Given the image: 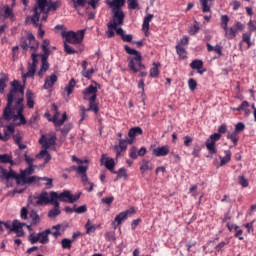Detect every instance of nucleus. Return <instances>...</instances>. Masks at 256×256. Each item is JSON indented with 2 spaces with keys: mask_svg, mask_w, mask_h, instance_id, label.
I'll list each match as a JSON object with an SVG mask.
<instances>
[{
  "mask_svg": "<svg viewBox=\"0 0 256 256\" xmlns=\"http://www.w3.org/2000/svg\"><path fill=\"white\" fill-rule=\"evenodd\" d=\"M12 89L7 96V106L3 111V117L5 121H18L17 125H27V119L23 115L25 110V88L19 83V81L14 80L11 82Z\"/></svg>",
  "mask_w": 256,
  "mask_h": 256,
  "instance_id": "f257e3e1",
  "label": "nucleus"
},
{
  "mask_svg": "<svg viewBox=\"0 0 256 256\" xmlns=\"http://www.w3.org/2000/svg\"><path fill=\"white\" fill-rule=\"evenodd\" d=\"M59 7H61V1L59 0L55 2L51 0H35L34 7L32 9L33 22L37 23L39 19H41V21H47L49 18V13H51V11H57Z\"/></svg>",
  "mask_w": 256,
  "mask_h": 256,
  "instance_id": "f03ea898",
  "label": "nucleus"
},
{
  "mask_svg": "<svg viewBox=\"0 0 256 256\" xmlns=\"http://www.w3.org/2000/svg\"><path fill=\"white\" fill-rule=\"evenodd\" d=\"M106 5L112 10V21L109 23L112 27H121L125 21V0H106Z\"/></svg>",
  "mask_w": 256,
  "mask_h": 256,
  "instance_id": "7ed1b4c3",
  "label": "nucleus"
},
{
  "mask_svg": "<svg viewBox=\"0 0 256 256\" xmlns=\"http://www.w3.org/2000/svg\"><path fill=\"white\" fill-rule=\"evenodd\" d=\"M124 51H126L128 55H133L127 58L130 71H133V73H141V71H144L145 64L143 63L141 52L129 47V45H124Z\"/></svg>",
  "mask_w": 256,
  "mask_h": 256,
  "instance_id": "20e7f679",
  "label": "nucleus"
},
{
  "mask_svg": "<svg viewBox=\"0 0 256 256\" xmlns=\"http://www.w3.org/2000/svg\"><path fill=\"white\" fill-rule=\"evenodd\" d=\"M61 37L65 39L66 43H70V45H81L83 39H85V30H78L76 32L63 30Z\"/></svg>",
  "mask_w": 256,
  "mask_h": 256,
  "instance_id": "39448f33",
  "label": "nucleus"
},
{
  "mask_svg": "<svg viewBox=\"0 0 256 256\" xmlns=\"http://www.w3.org/2000/svg\"><path fill=\"white\" fill-rule=\"evenodd\" d=\"M54 201L55 199H53L52 196L49 197V193L47 191H43L40 194H34L28 198V203H30V205H34V207L51 205Z\"/></svg>",
  "mask_w": 256,
  "mask_h": 256,
  "instance_id": "423d86ee",
  "label": "nucleus"
},
{
  "mask_svg": "<svg viewBox=\"0 0 256 256\" xmlns=\"http://www.w3.org/2000/svg\"><path fill=\"white\" fill-rule=\"evenodd\" d=\"M50 197L54 199V201H62L63 203H75L81 199V193L71 194L69 190H65L62 193L58 194L57 192H50Z\"/></svg>",
  "mask_w": 256,
  "mask_h": 256,
  "instance_id": "0eeeda50",
  "label": "nucleus"
},
{
  "mask_svg": "<svg viewBox=\"0 0 256 256\" xmlns=\"http://www.w3.org/2000/svg\"><path fill=\"white\" fill-rule=\"evenodd\" d=\"M49 235H51V229H46L45 231L39 233H32L28 236V241L31 245L35 243H41V245H47L49 243Z\"/></svg>",
  "mask_w": 256,
  "mask_h": 256,
  "instance_id": "6e6552de",
  "label": "nucleus"
},
{
  "mask_svg": "<svg viewBox=\"0 0 256 256\" xmlns=\"http://www.w3.org/2000/svg\"><path fill=\"white\" fill-rule=\"evenodd\" d=\"M220 25L224 29L225 37L228 40H232V39H235L237 37V29H235V27H230L229 28V16L222 15Z\"/></svg>",
  "mask_w": 256,
  "mask_h": 256,
  "instance_id": "1a4fd4ad",
  "label": "nucleus"
},
{
  "mask_svg": "<svg viewBox=\"0 0 256 256\" xmlns=\"http://www.w3.org/2000/svg\"><path fill=\"white\" fill-rule=\"evenodd\" d=\"M101 88L97 82L95 85L90 84L87 88L82 91L84 101H97V91Z\"/></svg>",
  "mask_w": 256,
  "mask_h": 256,
  "instance_id": "9d476101",
  "label": "nucleus"
},
{
  "mask_svg": "<svg viewBox=\"0 0 256 256\" xmlns=\"http://www.w3.org/2000/svg\"><path fill=\"white\" fill-rule=\"evenodd\" d=\"M28 40L30 41V51L32 52L31 65H35L37 67V64L39 63V59H37V57H39V54H37V52L39 51V42L35 39V36L31 33L28 34Z\"/></svg>",
  "mask_w": 256,
  "mask_h": 256,
  "instance_id": "9b49d317",
  "label": "nucleus"
},
{
  "mask_svg": "<svg viewBox=\"0 0 256 256\" xmlns=\"http://www.w3.org/2000/svg\"><path fill=\"white\" fill-rule=\"evenodd\" d=\"M221 139V134L214 133L209 136V138L205 142L206 149L209 153L212 155H215L217 153V141Z\"/></svg>",
  "mask_w": 256,
  "mask_h": 256,
  "instance_id": "f8f14e48",
  "label": "nucleus"
},
{
  "mask_svg": "<svg viewBox=\"0 0 256 256\" xmlns=\"http://www.w3.org/2000/svg\"><path fill=\"white\" fill-rule=\"evenodd\" d=\"M52 110L55 112L52 118V122L56 127H61V125H63V123H65L67 119V113L64 112L62 115V119H59V107L57 106V104H52Z\"/></svg>",
  "mask_w": 256,
  "mask_h": 256,
  "instance_id": "ddd939ff",
  "label": "nucleus"
},
{
  "mask_svg": "<svg viewBox=\"0 0 256 256\" xmlns=\"http://www.w3.org/2000/svg\"><path fill=\"white\" fill-rule=\"evenodd\" d=\"M101 165L110 171V173H115V159L107 156V154H102L100 159Z\"/></svg>",
  "mask_w": 256,
  "mask_h": 256,
  "instance_id": "4468645a",
  "label": "nucleus"
},
{
  "mask_svg": "<svg viewBox=\"0 0 256 256\" xmlns=\"http://www.w3.org/2000/svg\"><path fill=\"white\" fill-rule=\"evenodd\" d=\"M25 223L20 222L19 220L15 219L12 222V229L11 231L13 233H16V237H25V231L23 230V227H25Z\"/></svg>",
  "mask_w": 256,
  "mask_h": 256,
  "instance_id": "2eb2a0df",
  "label": "nucleus"
},
{
  "mask_svg": "<svg viewBox=\"0 0 256 256\" xmlns=\"http://www.w3.org/2000/svg\"><path fill=\"white\" fill-rule=\"evenodd\" d=\"M57 142V136L53 135L49 138L47 136L42 135V137L39 140L40 145L44 148V150L47 151L50 147L55 146V143Z\"/></svg>",
  "mask_w": 256,
  "mask_h": 256,
  "instance_id": "dca6fc26",
  "label": "nucleus"
},
{
  "mask_svg": "<svg viewBox=\"0 0 256 256\" xmlns=\"http://www.w3.org/2000/svg\"><path fill=\"white\" fill-rule=\"evenodd\" d=\"M4 119H5L4 117L0 118V127H3ZM14 133H15V126L8 125L6 130L4 131V135H2L0 133V140L1 141H9V139H11V135H13Z\"/></svg>",
  "mask_w": 256,
  "mask_h": 256,
  "instance_id": "f3484780",
  "label": "nucleus"
},
{
  "mask_svg": "<svg viewBox=\"0 0 256 256\" xmlns=\"http://www.w3.org/2000/svg\"><path fill=\"white\" fill-rule=\"evenodd\" d=\"M57 81H59L57 74L53 73L50 76H47L44 80L43 89H46L47 91L53 89Z\"/></svg>",
  "mask_w": 256,
  "mask_h": 256,
  "instance_id": "a211bd4d",
  "label": "nucleus"
},
{
  "mask_svg": "<svg viewBox=\"0 0 256 256\" xmlns=\"http://www.w3.org/2000/svg\"><path fill=\"white\" fill-rule=\"evenodd\" d=\"M137 135H143V129L139 126L133 127L128 131L129 145H133V143H135Z\"/></svg>",
  "mask_w": 256,
  "mask_h": 256,
  "instance_id": "6ab92c4d",
  "label": "nucleus"
},
{
  "mask_svg": "<svg viewBox=\"0 0 256 256\" xmlns=\"http://www.w3.org/2000/svg\"><path fill=\"white\" fill-rule=\"evenodd\" d=\"M0 171H1V175L2 177H4V179H16L17 183H19L20 179H21V175L15 173V171L11 170L7 171V169L1 168L0 167Z\"/></svg>",
  "mask_w": 256,
  "mask_h": 256,
  "instance_id": "aec40b11",
  "label": "nucleus"
},
{
  "mask_svg": "<svg viewBox=\"0 0 256 256\" xmlns=\"http://www.w3.org/2000/svg\"><path fill=\"white\" fill-rule=\"evenodd\" d=\"M152 154L154 155V157H167V155H169V145L154 148L152 150Z\"/></svg>",
  "mask_w": 256,
  "mask_h": 256,
  "instance_id": "412c9836",
  "label": "nucleus"
},
{
  "mask_svg": "<svg viewBox=\"0 0 256 256\" xmlns=\"http://www.w3.org/2000/svg\"><path fill=\"white\" fill-rule=\"evenodd\" d=\"M130 213H135V210H126L124 212L119 213L116 217H115V221L113 222V225H115V223H117V225H121L123 223V221H125L128 217V215Z\"/></svg>",
  "mask_w": 256,
  "mask_h": 256,
  "instance_id": "4be33fe9",
  "label": "nucleus"
},
{
  "mask_svg": "<svg viewBox=\"0 0 256 256\" xmlns=\"http://www.w3.org/2000/svg\"><path fill=\"white\" fill-rule=\"evenodd\" d=\"M51 205H54V208L48 212V217H50V219H55V217L61 215L59 201L54 200Z\"/></svg>",
  "mask_w": 256,
  "mask_h": 256,
  "instance_id": "5701e85b",
  "label": "nucleus"
},
{
  "mask_svg": "<svg viewBox=\"0 0 256 256\" xmlns=\"http://www.w3.org/2000/svg\"><path fill=\"white\" fill-rule=\"evenodd\" d=\"M191 69L198 71L199 75H203L207 69H203V60H193L190 63Z\"/></svg>",
  "mask_w": 256,
  "mask_h": 256,
  "instance_id": "b1692460",
  "label": "nucleus"
},
{
  "mask_svg": "<svg viewBox=\"0 0 256 256\" xmlns=\"http://www.w3.org/2000/svg\"><path fill=\"white\" fill-rule=\"evenodd\" d=\"M49 58H41V68L38 71V77L43 78V75L49 71Z\"/></svg>",
  "mask_w": 256,
  "mask_h": 256,
  "instance_id": "393cba45",
  "label": "nucleus"
},
{
  "mask_svg": "<svg viewBox=\"0 0 256 256\" xmlns=\"http://www.w3.org/2000/svg\"><path fill=\"white\" fill-rule=\"evenodd\" d=\"M20 181L24 183V185H31V183H35V181H41V177L37 176H25V174H20Z\"/></svg>",
  "mask_w": 256,
  "mask_h": 256,
  "instance_id": "a878e982",
  "label": "nucleus"
},
{
  "mask_svg": "<svg viewBox=\"0 0 256 256\" xmlns=\"http://www.w3.org/2000/svg\"><path fill=\"white\" fill-rule=\"evenodd\" d=\"M153 14H148L146 17H144L143 24H142V31H144L145 35L147 36V33H149V23L153 21Z\"/></svg>",
  "mask_w": 256,
  "mask_h": 256,
  "instance_id": "bb28decb",
  "label": "nucleus"
},
{
  "mask_svg": "<svg viewBox=\"0 0 256 256\" xmlns=\"http://www.w3.org/2000/svg\"><path fill=\"white\" fill-rule=\"evenodd\" d=\"M20 47L23 49V53H27V50L31 49V41H29V34L27 35V38H21Z\"/></svg>",
  "mask_w": 256,
  "mask_h": 256,
  "instance_id": "cd10ccee",
  "label": "nucleus"
},
{
  "mask_svg": "<svg viewBox=\"0 0 256 256\" xmlns=\"http://www.w3.org/2000/svg\"><path fill=\"white\" fill-rule=\"evenodd\" d=\"M226 137L233 143L234 147H237V143H239V133L234 130L233 132H228Z\"/></svg>",
  "mask_w": 256,
  "mask_h": 256,
  "instance_id": "c85d7f7f",
  "label": "nucleus"
},
{
  "mask_svg": "<svg viewBox=\"0 0 256 256\" xmlns=\"http://www.w3.org/2000/svg\"><path fill=\"white\" fill-rule=\"evenodd\" d=\"M31 23L32 25H34V27L38 28V37H40V39H43V37L45 36V30H43V24L39 23V21L34 22L33 15L31 16Z\"/></svg>",
  "mask_w": 256,
  "mask_h": 256,
  "instance_id": "c756f323",
  "label": "nucleus"
},
{
  "mask_svg": "<svg viewBox=\"0 0 256 256\" xmlns=\"http://www.w3.org/2000/svg\"><path fill=\"white\" fill-rule=\"evenodd\" d=\"M141 173H145V171H153V164L149 160H142V164L140 166Z\"/></svg>",
  "mask_w": 256,
  "mask_h": 256,
  "instance_id": "7c9ffc66",
  "label": "nucleus"
},
{
  "mask_svg": "<svg viewBox=\"0 0 256 256\" xmlns=\"http://www.w3.org/2000/svg\"><path fill=\"white\" fill-rule=\"evenodd\" d=\"M35 71H37V66H35L34 64L28 63V71L23 75V79L34 77Z\"/></svg>",
  "mask_w": 256,
  "mask_h": 256,
  "instance_id": "2f4dec72",
  "label": "nucleus"
},
{
  "mask_svg": "<svg viewBox=\"0 0 256 256\" xmlns=\"http://www.w3.org/2000/svg\"><path fill=\"white\" fill-rule=\"evenodd\" d=\"M224 154H225V157H220L219 167H223L224 165H227V163H229V161H231V151L225 150Z\"/></svg>",
  "mask_w": 256,
  "mask_h": 256,
  "instance_id": "473e14b6",
  "label": "nucleus"
},
{
  "mask_svg": "<svg viewBox=\"0 0 256 256\" xmlns=\"http://www.w3.org/2000/svg\"><path fill=\"white\" fill-rule=\"evenodd\" d=\"M36 157L38 159H43L44 157V165H47V163L51 161V154L47 150L40 151V153Z\"/></svg>",
  "mask_w": 256,
  "mask_h": 256,
  "instance_id": "72a5a7b5",
  "label": "nucleus"
},
{
  "mask_svg": "<svg viewBox=\"0 0 256 256\" xmlns=\"http://www.w3.org/2000/svg\"><path fill=\"white\" fill-rule=\"evenodd\" d=\"M31 225H39L41 223V217L35 210L30 212Z\"/></svg>",
  "mask_w": 256,
  "mask_h": 256,
  "instance_id": "f704fd0d",
  "label": "nucleus"
},
{
  "mask_svg": "<svg viewBox=\"0 0 256 256\" xmlns=\"http://www.w3.org/2000/svg\"><path fill=\"white\" fill-rule=\"evenodd\" d=\"M114 173V175H117L116 176V179L115 181H119V179H127V170L125 168H120L118 171H115L112 172Z\"/></svg>",
  "mask_w": 256,
  "mask_h": 256,
  "instance_id": "c9c22d12",
  "label": "nucleus"
},
{
  "mask_svg": "<svg viewBox=\"0 0 256 256\" xmlns=\"http://www.w3.org/2000/svg\"><path fill=\"white\" fill-rule=\"evenodd\" d=\"M0 163H10V165H15L13 157H11L9 154H0Z\"/></svg>",
  "mask_w": 256,
  "mask_h": 256,
  "instance_id": "e433bc0d",
  "label": "nucleus"
},
{
  "mask_svg": "<svg viewBox=\"0 0 256 256\" xmlns=\"http://www.w3.org/2000/svg\"><path fill=\"white\" fill-rule=\"evenodd\" d=\"M153 68L150 69V77L156 78L159 77V67H161V63H153Z\"/></svg>",
  "mask_w": 256,
  "mask_h": 256,
  "instance_id": "4c0bfd02",
  "label": "nucleus"
},
{
  "mask_svg": "<svg viewBox=\"0 0 256 256\" xmlns=\"http://www.w3.org/2000/svg\"><path fill=\"white\" fill-rule=\"evenodd\" d=\"M176 53L179 55L180 59H187V51L181 44L176 45Z\"/></svg>",
  "mask_w": 256,
  "mask_h": 256,
  "instance_id": "58836bf2",
  "label": "nucleus"
},
{
  "mask_svg": "<svg viewBox=\"0 0 256 256\" xmlns=\"http://www.w3.org/2000/svg\"><path fill=\"white\" fill-rule=\"evenodd\" d=\"M33 93H31V91H28L26 93V101H27V107H29V109H33V107H35V101L33 100Z\"/></svg>",
  "mask_w": 256,
  "mask_h": 256,
  "instance_id": "ea45409f",
  "label": "nucleus"
},
{
  "mask_svg": "<svg viewBox=\"0 0 256 256\" xmlns=\"http://www.w3.org/2000/svg\"><path fill=\"white\" fill-rule=\"evenodd\" d=\"M107 27L108 30L106 31V35L108 39H112V37H115V29H117V26H113V24L108 23Z\"/></svg>",
  "mask_w": 256,
  "mask_h": 256,
  "instance_id": "a19ab883",
  "label": "nucleus"
},
{
  "mask_svg": "<svg viewBox=\"0 0 256 256\" xmlns=\"http://www.w3.org/2000/svg\"><path fill=\"white\" fill-rule=\"evenodd\" d=\"M201 31V27H199V22L194 21V25L190 27L189 29V35H197Z\"/></svg>",
  "mask_w": 256,
  "mask_h": 256,
  "instance_id": "79ce46f5",
  "label": "nucleus"
},
{
  "mask_svg": "<svg viewBox=\"0 0 256 256\" xmlns=\"http://www.w3.org/2000/svg\"><path fill=\"white\" fill-rule=\"evenodd\" d=\"M75 85H76L75 79H71L68 85L65 87V91L68 96L71 95V93H73V90L75 89Z\"/></svg>",
  "mask_w": 256,
  "mask_h": 256,
  "instance_id": "37998d69",
  "label": "nucleus"
},
{
  "mask_svg": "<svg viewBox=\"0 0 256 256\" xmlns=\"http://www.w3.org/2000/svg\"><path fill=\"white\" fill-rule=\"evenodd\" d=\"M64 51L67 55H75V53H79V50H75L71 45L67 44V42H64Z\"/></svg>",
  "mask_w": 256,
  "mask_h": 256,
  "instance_id": "c03bdc74",
  "label": "nucleus"
},
{
  "mask_svg": "<svg viewBox=\"0 0 256 256\" xmlns=\"http://www.w3.org/2000/svg\"><path fill=\"white\" fill-rule=\"evenodd\" d=\"M4 17L11 19V21L15 19V15H13V9H11V7L9 6L4 7Z\"/></svg>",
  "mask_w": 256,
  "mask_h": 256,
  "instance_id": "a18cd8bd",
  "label": "nucleus"
},
{
  "mask_svg": "<svg viewBox=\"0 0 256 256\" xmlns=\"http://www.w3.org/2000/svg\"><path fill=\"white\" fill-rule=\"evenodd\" d=\"M126 1L128 3V9H139V0H124V5Z\"/></svg>",
  "mask_w": 256,
  "mask_h": 256,
  "instance_id": "49530a36",
  "label": "nucleus"
},
{
  "mask_svg": "<svg viewBox=\"0 0 256 256\" xmlns=\"http://www.w3.org/2000/svg\"><path fill=\"white\" fill-rule=\"evenodd\" d=\"M88 101H89V108L87 109V111H93L97 115L99 113V106L93 100H88Z\"/></svg>",
  "mask_w": 256,
  "mask_h": 256,
  "instance_id": "de8ad7c7",
  "label": "nucleus"
},
{
  "mask_svg": "<svg viewBox=\"0 0 256 256\" xmlns=\"http://www.w3.org/2000/svg\"><path fill=\"white\" fill-rule=\"evenodd\" d=\"M251 35H253V33H251V32L244 33L242 35V41H244V43H247L248 49H251Z\"/></svg>",
  "mask_w": 256,
  "mask_h": 256,
  "instance_id": "09e8293b",
  "label": "nucleus"
},
{
  "mask_svg": "<svg viewBox=\"0 0 256 256\" xmlns=\"http://www.w3.org/2000/svg\"><path fill=\"white\" fill-rule=\"evenodd\" d=\"M62 249H71L73 245V240L64 238L61 241Z\"/></svg>",
  "mask_w": 256,
  "mask_h": 256,
  "instance_id": "8fccbe9b",
  "label": "nucleus"
},
{
  "mask_svg": "<svg viewBox=\"0 0 256 256\" xmlns=\"http://www.w3.org/2000/svg\"><path fill=\"white\" fill-rule=\"evenodd\" d=\"M35 167L37 166H28L25 170L21 172V175H24V177L33 175V173H35Z\"/></svg>",
  "mask_w": 256,
  "mask_h": 256,
  "instance_id": "3c124183",
  "label": "nucleus"
},
{
  "mask_svg": "<svg viewBox=\"0 0 256 256\" xmlns=\"http://www.w3.org/2000/svg\"><path fill=\"white\" fill-rule=\"evenodd\" d=\"M74 213H77L78 215L87 213V205H82L79 207H77V205H74Z\"/></svg>",
  "mask_w": 256,
  "mask_h": 256,
  "instance_id": "603ef678",
  "label": "nucleus"
},
{
  "mask_svg": "<svg viewBox=\"0 0 256 256\" xmlns=\"http://www.w3.org/2000/svg\"><path fill=\"white\" fill-rule=\"evenodd\" d=\"M248 31L250 33H255L256 32V19L250 18L249 22H248Z\"/></svg>",
  "mask_w": 256,
  "mask_h": 256,
  "instance_id": "864d4df0",
  "label": "nucleus"
},
{
  "mask_svg": "<svg viewBox=\"0 0 256 256\" xmlns=\"http://www.w3.org/2000/svg\"><path fill=\"white\" fill-rule=\"evenodd\" d=\"M73 169L78 175H85L87 173V166H73Z\"/></svg>",
  "mask_w": 256,
  "mask_h": 256,
  "instance_id": "5fc2aeb1",
  "label": "nucleus"
},
{
  "mask_svg": "<svg viewBox=\"0 0 256 256\" xmlns=\"http://www.w3.org/2000/svg\"><path fill=\"white\" fill-rule=\"evenodd\" d=\"M20 217L23 221H27V219H29V210L26 207H22Z\"/></svg>",
  "mask_w": 256,
  "mask_h": 256,
  "instance_id": "6e6d98bb",
  "label": "nucleus"
},
{
  "mask_svg": "<svg viewBox=\"0 0 256 256\" xmlns=\"http://www.w3.org/2000/svg\"><path fill=\"white\" fill-rule=\"evenodd\" d=\"M115 153H116V159H119L122 153H125V148H120L118 144L114 145L113 147Z\"/></svg>",
  "mask_w": 256,
  "mask_h": 256,
  "instance_id": "4d7b16f0",
  "label": "nucleus"
},
{
  "mask_svg": "<svg viewBox=\"0 0 256 256\" xmlns=\"http://www.w3.org/2000/svg\"><path fill=\"white\" fill-rule=\"evenodd\" d=\"M127 145H129V138L119 139L118 146L120 149H124L127 151Z\"/></svg>",
  "mask_w": 256,
  "mask_h": 256,
  "instance_id": "13d9d810",
  "label": "nucleus"
},
{
  "mask_svg": "<svg viewBox=\"0 0 256 256\" xmlns=\"http://www.w3.org/2000/svg\"><path fill=\"white\" fill-rule=\"evenodd\" d=\"M86 233L89 235L90 233H95V226L91 224V220H88L86 225Z\"/></svg>",
  "mask_w": 256,
  "mask_h": 256,
  "instance_id": "bf43d9fd",
  "label": "nucleus"
},
{
  "mask_svg": "<svg viewBox=\"0 0 256 256\" xmlns=\"http://www.w3.org/2000/svg\"><path fill=\"white\" fill-rule=\"evenodd\" d=\"M52 231H53V232H51V233H52L53 237H59V236H61V225L58 224V225H56V226H53V227H52Z\"/></svg>",
  "mask_w": 256,
  "mask_h": 256,
  "instance_id": "052dcab7",
  "label": "nucleus"
},
{
  "mask_svg": "<svg viewBox=\"0 0 256 256\" xmlns=\"http://www.w3.org/2000/svg\"><path fill=\"white\" fill-rule=\"evenodd\" d=\"M188 87L190 91H195V89H197V80L190 78L188 80Z\"/></svg>",
  "mask_w": 256,
  "mask_h": 256,
  "instance_id": "680f3d73",
  "label": "nucleus"
},
{
  "mask_svg": "<svg viewBox=\"0 0 256 256\" xmlns=\"http://www.w3.org/2000/svg\"><path fill=\"white\" fill-rule=\"evenodd\" d=\"M238 183L242 187H249V180H247V178H245V176H239Z\"/></svg>",
  "mask_w": 256,
  "mask_h": 256,
  "instance_id": "e2e57ef3",
  "label": "nucleus"
},
{
  "mask_svg": "<svg viewBox=\"0 0 256 256\" xmlns=\"http://www.w3.org/2000/svg\"><path fill=\"white\" fill-rule=\"evenodd\" d=\"M12 59L13 61H17L19 59V46L12 47Z\"/></svg>",
  "mask_w": 256,
  "mask_h": 256,
  "instance_id": "0e129e2a",
  "label": "nucleus"
},
{
  "mask_svg": "<svg viewBox=\"0 0 256 256\" xmlns=\"http://www.w3.org/2000/svg\"><path fill=\"white\" fill-rule=\"evenodd\" d=\"M234 131L237 132V133H241L242 131H245V124L243 122H238L235 125Z\"/></svg>",
  "mask_w": 256,
  "mask_h": 256,
  "instance_id": "69168bd1",
  "label": "nucleus"
},
{
  "mask_svg": "<svg viewBox=\"0 0 256 256\" xmlns=\"http://www.w3.org/2000/svg\"><path fill=\"white\" fill-rule=\"evenodd\" d=\"M249 108V102L247 100H244L240 106L236 108L237 111H245Z\"/></svg>",
  "mask_w": 256,
  "mask_h": 256,
  "instance_id": "338daca9",
  "label": "nucleus"
},
{
  "mask_svg": "<svg viewBox=\"0 0 256 256\" xmlns=\"http://www.w3.org/2000/svg\"><path fill=\"white\" fill-rule=\"evenodd\" d=\"M71 124H66L64 127L61 129L62 135L66 136L69 134V131H71Z\"/></svg>",
  "mask_w": 256,
  "mask_h": 256,
  "instance_id": "774afa93",
  "label": "nucleus"
}]
</instances>
